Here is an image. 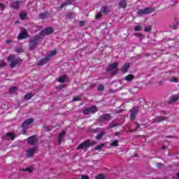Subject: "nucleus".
I'll list each match as a JSON object with an SVG mask.
<instances>
[{
	"label": "nucleus",
	"instance_id": "nucleus-1",
	"mask_svg": "<svg viewBox=\"0 0 179 179\" xmlns=\"http://www.w3.org/2000/svg\"><path fill=\"white\" fill-rule=\"evenodd\" d=\"M8 62L10 63V66L11 68H15L16 65H18V66H20L22 65V62H23V60L20 59V57L16 58V56L15 55H10L7 57Z\"/></svg>",
	"mask_w": 179,
	"mask_h": 179
},
{
	"label": "nucleus",
	"instance_id": "nucleus-2",
	"mask_svg": "<svg viewBox=\"0 0 179 179\" xmlns=\"http://www.w3.org/2000/svg\"><path fill=\"white\" fill-rule=\"evenodd\" d=\"M38 40H40V36L36 35L31 38L29 41V50L34 51L37 48V45L38 44Z\"/></svg>",
	"mask_w": 179,
	"mask_h": 179
},
{
	"label": "nucleus",
	"instance_id": "nucleus-3",
	"mask_svg": "<svg viewBox=\"0 0 179 179\" xmlns=\"http://www.w3.org/2000/svg\"><path fill=\"white\" fill-rule=\"evenodd\" d=\"M97 143L96 141L90 142V141H86L81 143L78 147L77 150H82L83 149H89L90 146H93Z\"/></svg>",
	"mask_w": 179,
	"mask_h": 179
},
{
	"label": "nucleus",
	"instance_id": "nucleus-4",
	"mask_svg": "<svg viewBox=\"0 0 179 179\" xmlns=\"http://www.w3.org/2000/svg\"><path fill=\"white\" fill-rule=\"evenodd\" d=\"M155 12V8L152 7H147L143 9H140L137 11L138 16H142V15H148L149 13H152Z\"/></svg>",
	"mask_w": 179,
	"mask_h": 179
},
{
	"label": "nucleus",
	"instance_id": "nucleus-5",
	"mask_svg": "<svg viewBox=\"0 0 179 179\" xmlns=\"http://www.w3.org/2000/svg\"><path fill=\"white\" fill-rule=\"evenodd\" d=\"M54 33V29L52 27H46L45 29H43L40 31V36H48V34H51Z\"/></svg>",
	"mask_w": 179,
	"mask_h": 179
},
{
	"label": "nucleus",
	"instance_id": "nucleus-6",
	"mask_svg": "<svg viewBox=\"0 0 179 179\" xmlns=\"http://www.w3.org/2000/svg\"><path fill=\"white\" fill-rule=\"evenodd\" d=\"M99 122H104V121H111V115L106 113L101 115L98 120Z\"/></svg>",
	"mask_w": 179,
	"mask_h": 179
},
{
	"label": "nucleus",
	"instance_id": "nucleus-7",
	"mask_svg": "<svg viewBox=\"0 0 179 179\" xmlns=\"http://www.w3.org/2000/svg\"><path fill=\"white\" fill-rule=\"evenodd\" d=\"M34 122V119L33 117H31L29 119H27L24 120V122L22 124L21 127L22 128H24V129H26L29 125H31Z\"/></svg>",
	"mask_w": 179,
	"mask_h": 179
},
{
	"label": "nucleus",
	"instance_id": "nucleus-8",
	"mask_svg": "<svg viewBox=\"0 0 179 179\" xmlns=\"http://www.w3.org/2000/svg\"><path fill=\"white\" fill-rule=\"evenodd\" d=\"M27 31L24 29L21 33L19 34L17 36L18 40H24V38H27L28 37Z\"/></svg>",
	"mask_w": 179,
	"mask_h": 179
},
{
	"label": "nucleus",
	"instance_id": "nucleus-9",
	"mask_svg": "<svg viewBox=\"0 0 179 179\" xmlns=\"http://www.w3.org/2000/svg\"><path fill=\"white\" fill-rule=\"evenodd\" d=\"M19 6H20V1H13L10 3V8H12L13 9L17 10L19 9Z\"/></svg>",
	"mask_w": 179,
	"mask_h": 179
},
{
	"label": "nucleus",
	"instance_id": "nucleus-10",
	"mask_svg": "<svg viewBox=\"0 0 179 179\" xmlns=\"http://www.w3.org/2000/svg\"><path fill=\"white\" fill-rule=\"evenodd\" d=\"M138 112H139V108L138 107L134 108L131 110V115H130V118H131V120H135V117H136V114H138Z\"/></svg>",
	"mask_w": 179,
	"mask_h": 179
},
{
	"label": "nucleus",
	"instance_id": "nucleus-11",
	"mask_svg": "<svg viewBox=\"0 0 179 179\" xmlns=\"http://www.w3.org/2000/svg\"><path fill=\"white\" fill-rule=\"evenodd\" d=\"M117 68H118V63H112L107 67L106 71L108 72H111V71H113V69H117Z\"/></svg>",
	"mask_w": 179,
	"mask_h": 179
},
{
	"label": "nucleus",
	"instance_id": "nucleus-12",
	"mask_svg": "<svg viewBox=\"0 0 179 179\" xmlns=\"http://www.w3.org/2000/svg\"><path fill=\"white\" fill-rule=\"evenodd\" d=\"M36 150L35 148L28 149L27 151V157L28 158L33 157L34 153H36Z\"/></svg>",
	"mask_w": 179,
	"mask_h": 179
},
{
	"label": "nucleus",
	"instance_id": "nucleus-13",
	"mask_svg": "<svg viewBox=\"0 0 179 179\" xmlns=\"http://www.w3.org/2000/svg\"><path fill=\"white\" fill-rule=\"evenodd\" d=\"M29 145H36L37 139H36V136H31L28 138Z\"/></svg>",
	"mask_w": 179,
	"mask_h": 179
},
{
	"label": "nucleus",
	"instance_id": "nucleus-14",
	"mask_svg": "<svg viewBox=\"0 0 179 179\" xmlns=\"http://www.w3.org/2000/svg\"><path fill=\"white\" fill-rule=\"evenodd\" d=\"M167 120L166 117L164 116H158L155 119H153L154 124H156V122H162V121H166Z\"/></svg>",
	"mask_w": 179,
	"mask_h": 179
},
{
	"label": "nucleus",
	"instance_id": "nucleus-15",
	"mask_svg": "<svg viewBox=\"0 0 179 179\" xmlns=\"http://www.w3.org/2000/svg\"><path fill=\"white\" fill-rule=\"evenodd\" d=\"M48 61H50V59H48L47 56H46L45 58H43L42 59H41L37 63V65H38V66H41L43 65H45V64H47V62H48Z\"/></svg>",
	"mask_w": 179,
	"mask_h": 179
},
{
	"label": "nucleus",
	"instance_id": "nucleus-16",
	"mask_svg": "<svg viewBox=\"0 0 179 179\" xmlns=\"http://www.w3.org/2000/svg\"><path fill=\"white\" fill-rule=\"evenodd\" d=\"M119 8H121L122 9H125L127 6V0H120L118 3Z\"/></svg>",
	"mask_w": 179,
	"mask_h": 179
},
{
	"label": "nucleus",
	"instance_id": "nucleus-17",
	"mask_svg": "<svg viewBox=\"0 0 179 179\" xmlns=\"http://www.w3.org/2000/svg\"><path fill=\"white\" fill-rule=\"evenodd\" d=\"M64 136H65V132L64 131H62L58 136L59 145H61L62 142L64 141Z\"/></svg>",
	"mask_w": 179,
	"mask_h": 179
},
{
	"label": "nucleus",
	"instance_id": "nucleus-18",
	"mask_svg": "<svg viewBox=\"0 0 179 179\" xmlns=\"http://www.w3.org/2000/svg\"><path fill=\"white\" fill-rule=\"evenodd\" d=\"M72 2H73V0H65V1L59 6L60 9H62L64 6L72 5Z\"/></svg>",
	"mask_w": 179,
	"mask_h": 179
},
{
	"label": "nucleus",
	"instance_id": "nucleus-19",
	"mask_svg": "<svg viewBox=\"0 0 179 179\" xmlns=\"http://www.w3.org/2000/svg\"><path fill=\"white\" fill-rule=\"evenodd\" d=\"M130 65L131 64L129 63L124 64L121 69V71L123 72V73H127V72H128V69H129Z\"/></svg>",
	"mask_w": 179,
	"mask_h": 179
},
{
	"label": "nucleus",
	"instance_id": "nucleus-20",
	"mask_svg": "<svg viewBox=\"0 0 179 179\" xmlns=\"http://www.w3.org/2000/svg\"><path fill=\"white\" fill-rule=\"evenodd\" d=\"M88 110L90 112V114H94L96 113H97L98 110H97V106H93L90 108H88Z\"/></svg>",
	"mask_w": 179,
	"mask_h": 179
},
{
	"label": "nucleus",
	"instance_id": "nucleus-21",
	"mask_svg": "<svg viewBox=\"0 0 179 179\" xmlns=\"http://www.w3.org/2000/svg\"><path fill=\"white\" fill-rule=\"evenodd\" d=\"M124 79L127 80V82H131L135 79V76L132 74H129L125 77Z\"/></svg>",
	"mask_w": 179,
	"mask_h": 179
},
{
	"label": "nucleus",
	"instance_id": "nucleus-22",
	"mask_svg": "<svg viewBox=\"0 0 179 179\" xmlns=\"http://www.w3.org/2000/svg\"><path fill=\"white\" fill-rule=\"evenodd\" d=\"M104 135H106V131H101L100 134H99L95 139H96V141H100V139H101V138H103V136H104Z\"/></svg>",
	"mask_w": 179,
	"mask_h": 179
},
{
	"label": "nucleus",
	"instance_id": "nucleus-23",
	"mask_svg": "<svg viewBox=\"0 0 179 179\" xmlns=\"http://www.w3.org/2000/svg\"><path fill=\"white\" fill-rule=\"evenodd\" d=\"M179 99V95L176 94V95H173L170 98V100L171 101V103H176V101H178Z\"/></svg>",
	"mask_w": 179,
	"mask_h": 179
},
{
	"label": "nucleus",
	"instance_id": "nucleus-24",
	"mask_svg": "<svg viewBox=\"0 0 179 179\" xmlns=\"http://www.w3.org/2000/svg\"><path fill=\"white\" fill-rule=\"evenodd\" d=\"M57 54V50H52L48 55H47V58L48 59H50L51 57H54V55H55Z\"/></svg>",
	"mask_w": 179,
	"mask_h": 179
},
{
	"label": "nucleus",
	"instance_id": "nucleus-25",
	"mask_svg": "<svg viewBox=\"0 0 179 179\" xmlns=\"http://www.w3.org/2000/svg\"><path fill=\"white\" fill-rule=\"evenodd\" d=\"M34 96V94H31V93H27L25 96H24V99L25 100H31V99L32 97Z\"/></svg>",
	"mask_w": 179,
	"mask_h": 179
},
{
	"label": "nucleus",
	"instance_id": "nucleus-26",
	"mask_svg": "<svg viewBox=\"0 0 179 179\" xmlns=\"http://www.w3.org/2000/svg\"><path fill=\"white\" fill-rule=\"evenodd\" d=\"M48 13H43L39 15V19H45L48 17Z\"/></svg>",
	"mask_w": 179,
	"mask_h": 179
},
{
	"label": "nucleus",
	"instance_id": "nucleus-27",
	"mask_svg": "<svg viewBox=\"0 0 179 179\" xmlns=\"http://www.w3.org/2000/svg\"><path fill=\"white\" fill-rule=\"evenodd\" d=\"M66 80V76H63L58 78V82L59 83H64V82H65Z\"/></svg>",
	"mask_w": 179,
	"mask_h": 179
},
{
	"label": "nucleus",
	"instance_id": "nucleus-28",
	"mask_svg": "<svg viewBox=\"0 0 179 179\" xmlns=\"http://www.w3.org/2000/svg\"><path fill=\"white\" fill-rule=\"evenodd\" d=\"M22 171H27V173H31L33 171V166L22 169Z\"/></svg>",
	"mask_w": 179,
	"mask_h": 179
},
{
	"label": "nucleus",
	"instance_id": "nucleus-29",
	"mask_svg": "<svg viewBox=\"0 0 179 179\" xmlns=\"http://www.w3.org/2000/svg\"><path fill=\"white\" fill-rule=\"evenodd\" d=\"M27 16V15L24 12L20 13V18L22 20H24V19H26Z\"/></svg>",
	"mask_w": 179,
	"mask_h": 179
},
{
	"label": "nucleus",
	"instance_id": "nucleus-30",
	"mask_svg": "<svg viewBox=\"0 0 179 179\" xmlns=\"http://www.w3.org/2000/svg\"><path fill=\"white\" fill-rule=\"evenodd\" d=\"M102 13H103L104 15H107V13L108 12V8H107V6H102Z\"/></svg>",
	"mask_w": 179,
	"mask_h": 179
},
{
	"label": "nucleus",
	"instance_id": "nucleus-31",
	"mask_svg": "<svg viewBox=\"0 0 179 179\" xmlns=\"http://www.w3.org/2000/svg\"><path fill=\"white\" fill-rule=\"evenodd\" d=\"M7 137H10L11 141H15V136L12 133H7L6 134Z\"/></svg>",
	"mask_w": 179,
	"mask_h": 179
},
{
	"label": "nucleus",
	"instance_id": "nucleus-32",
	"mask_svg": "<svg viewBox=\"0 0 179 179\" xmlns=\"http://www.w3.org/2000/svg\"><path fill=\"white\" fill-rule=\"evenodd\" d=\"M96 179H106V176L103 174L96 175L95 177Z\"/></svg>",
	"mask_w": 179,
	"mask_h": 179
},
{
	"label": "nucleus",
	"instance_id": "nucleus-33",
	"mask_svg": "<svg viewBox=\"0 0 179 179\" xmlns=\"http://www.w3.org/2000/svg\"><path fill=\"white\" fill-rule=\"evenodd\" d=\"M144 31H145L146 33H149V31H152V26L145 27L144 28Z\"/></svg>",
	"mask_w": 179,
	"mask_h": 179
},
{
	"label": "nucleus",
	"instance_id": "nucleus-34",
	"mask_svg": "<svg viewBox=\"0 0 179 179\" xmlns=\"http://www.w3.org/2000/svg\"><path fill=\"white\" fill-rule=\"evenodd\" d=\"M104 148V144H101L95 147L94 150H101V149H103Z\"/></svg>",
	"mask_w": 179,
	"mask_h": 179
},
{
	"label": "nucleus",
	"instance_id": "nucleus-35",
	"mask_svg": "<svg viewBox=\"0 0 179 179\" xmlns=\"http://www.w3.org/2000/svg\"><path fill=\"white\" fill-rule=\"evenodd\" d=\"M98 92H103L104 90V85H100L97 88Z\"/></svg>",
	"mask_w": 179,
	"mask_h": 179
},
{
	"label": "nucleus",
	"instance_id": "nucleus-36",
	"mask_svg": "<svg viewBox=\"0 0 179 179\" xmlns=\"http://www.w3.org/2000/svg\"><path fill=\"white\" fill-rule=\"evenodd\" d=\"M110 146H118V140H115L113 142L110 143Z\"/></svg>",
	"mask_w": 179,
	"mask_h": 179
},
{
	"label": "nucleus",
	"instance_id": "nucleus-37",
	"mask_svg": "<svg viewBox=\"0 0 179 179\" xmlns=\"http://www.w3.org/2000/svg\"><path fill=\"white\" fill-rule=\"evenodd\" d=\"M6 8V6H5V4L2 3H0V10H1V12H3Z\"/></svg>",
	"mask_w": 179,
	"mask_h": 179
},
{
	"label": "nucleus",
	"instance_id": "nucleus-38",
	"mask_svg": "<svg viewBox=\"0 0 179 179\" xmlns=\"http://www.w3.org/2000/svg\"><path fill=\"white\" fill-rule=\"evenodd\" d=\"M83 113L85 115H88V114H90V112H89V108H85V109L83 110Z\"/></svg>",
	"mask_w": 179,
	"mask_h": 179
},
{
	"label": "nucleus",
	"instance_id": "nucleus-39",
	"mask_svg": "<svg viewBox=\"0 0 179 179\" xmlns=\"http://www.w3.org/2000/svg\"><path fill=\"white\" fill-rule=\"evenodd\" d=\"M16 92V87H13L9 89V92L10 93H15Z\"/></svg>",
	"mask_w": 179,
	"mask_h": 179
},
{
	"label": "nucleus",
	"instance_id": "nucleus-40",
	"mask_svg": "<svg viewBox=\"0 0 179 179\" xmlns=\"http://www.w3.org/2000/svg\"><path fill=\"white\" fill-rule=\"evenodd\" d=\"M171 82H174L175 83H177V82H178V78H177V77H173L171 79Z\"/></svg>",
	"mask_w": 179,
	"mask_h": 179
},
{
	"label": "nucleus",
	"instance_id": "nucleus-41",
	"mask_svg": "<svg viewBox=\"0 0 179 179\" xmlns=\"http://www.w3.org/2000/svg\"><path fill=\"white\" fill-rule=\"evenodd\" d=\"M73 100V101H80L81 98H80V96H74Z\"/></svg>",
	"mask_w": 179,
	"mask_h": 179
},
{
	"label": "nucleus",
	"instance_id": "nucleus-42",
	"mask_svg": "<svg viewBox=\"0 0 179 179\" xmlns=\"http://www.w3.org/2000/svg\"><path fill=\"white\" fill-rule=\"evenodd\" d=\"M164 166V164H162V163H157L156 164V167H157V169H162V167Z\"/></svg>",
	"mask_w": 179,
	"mask_h": 179
},
{
	"label": "nucleus",
	"instance_id": "nucleus-43",
	"mask_svg": "<svg viewBox=\"0 0 179 179\" xmlns=\"http://www.w3.org/2000/svg\"><path fill=\"white\" fill-rule=\"evenodd\" d=\"M140 30H142V29L141 28V26L137 25L136 27H134L135 31H140Z\"/></svg>",
	"mask_w": 179,
	"mask_h": 179
},
{
	"label": "nucleus",
	"instance_id": "nucleus-44",
	"mask_svg": "<svg viewBox=\"0 0 179 179\" xmlns=\"http://www.w3.org/2000/svg\"><path fill=\"white\" fill-rule=\"evenodd\" d=\"M115 127H118V124H115V123H110V128H115Z\"/></svg>",
	"mask_w": 179,
	"mask_h": 179
},
{
	"label": "nucleus",
	"instance_id": "nucleus-45",
	"mask_svg": "<svg viewBox=\"0 0 179 179\" xmlns=\"http://www.w3.org/2000/svg\"><path fill=\"white\" fill-rule=\"evenodd\" d=\"M101 16H103V15L101 14V13H99L96 14V15L95 16V19H100V17H101Z\"/></svg>",
	"mask_w": 179,
	"mask_h": 179
},
{
	"label": "nucleus",
	"instance_id": "nucleus-46",
	"mask_svg": "<svg viewBox=\"0 0 179 179\" xmlns=\"http://www.w3.org/2000/svg\"><path fill=\"white\" fill-rule=\"evenodd\" d=\"M15 51L17 53L23 52V49L18 48L15 49Z\"/></svg>",
	"mask_w": 179,
	"mask_h": 179
},
{
	"label": "nucleus",
	"instance_id": "nucleus-47",
	"mask_svg": "<svg viewBox=\"0 0 179 179\" xmlns=\"http://www.w3.org/2000/svg\"><path fill=\"white\" fill-rule=\"evenodd\" d=\"M66 16H67V17L71 19V17H73V13H68Z\"/></svg>",
	"mask_w": 179,
	"mask_h": 179
},
{
	"label": "nucleus",
	"instance_id": "nucleus-48",
	"mask_svg": "<svg viewBox=\"0 0 179 179\" xmlns=\"http://www.w3.org/2000/svg\"><path fill=\"white\" fill-rule=\"evenodd\" d=\"M139 128H141V124H139V123H136V128L134 129H136V131H138Z\"/></svg>",
	"mask_w": 179,
	"mask_h": 179
},
{
	"label": "nucleus",
	"instance_id": "nucleus-49",
	"mask_svg": "<svg viewBox=\"0 0 179 179\" xmlns=\"http://www.w3.org/2000/svg\"><path fill=\"white\" fill-rule=\"evenodd\" d=\"M81 179H89V176L86 175H83L81 176Z\"/></svg>",
	"mask_w": 179,
	"mask_h": 179
},
{
	"label": "nucleus",
	"instance_id": "nucleus-50",
	"mask_svg": "<svg viewBox=\"0 0 179 179\" xmlns=\"http://www.w3.org/2000/svg\"><path fill=\"white\" fill-rule=\"evenodd\" d=\"M79 25H80V26H85V22H84V21H80V22H79Z\"/></svg>",
	"mask_w": 179,
	"mask_h": 179
},
{
	"label": "nucleus",
	"instance_id": "nucleus-51",
	"mask_svg": "<svg viewBox=\"0 0 179 179\" xmlns=\"http://www.w3.org/2000/svg\"><path fill=\"white\" fill-rule=\"evenodd\" d=\"M1 66H6V63H5V62L2 61L1 62V64H0Z\"/></svg>",
	"mask_w": 179,
	"mask_h": 179
},
{
	"label": "nucleus",
	"instance_id": "nucleus-52",
	"mask_svg": "<svg viewBox=\"0 0 179 179\" xmlns=\"http://www.w3.org/2000/svg\"><path fill=\"white\" fill-rule=\"evenodd\" d=\"M6 44H10L12 43V41L8 40L6 41Z\"/></svg>",
	"mask_w": 179,
	"mask_h": 179
},
{
	"label": "nucleus",
	"instance_id": "nucleus-53",
	"mask_svg": "<svg viewBox=\"0 0 179 179\" xmlns=\"http://www.w3.org/2000/svg\"><path fill=\"white\" fill-rule=\"evenodd\" d=\"M130 132H136V129L130 130Z\"/></svg>",
	"mask_w": 179,
	"mask_h": 179
},
{
	"label": "nucleus",
	"instance_id": "nucleus-54",
	"mask_svg": "<svg viewBox=\"0 0 179 179\" xmlns=\"http://www.w3.org/2000/svg\"><path fill=\"white\" fill-rule=\"evenodd\" d=\"M117 70H116L115 71H112L111 73H112V75H115V73H117Z\"/></svg>",
	"mask_w": 179,
	"mask_h": 179
},
{
	"label": "nucleus",
	"instance_id": "nucleus-55",
	"mask_svg": "<svg viewBox=\"0 0 179 179\" xmlns=\"http://www.w3.org/2000/svg\"><path fill=\"white\" fill-rule=\"evenodd\" d=\"M137 36H138V37L142 36V34H141V33L137 34Z\"/></svg>",
	"mask_w": 179,
	"mask_h": 179
},
{
	"label": "nucleus",
	"instance_id": "nucleus-56",
	"mask_svg": "<svg viewBox=\"0 0 179 179\" xmlns=\"http://www.w3.org/2000/svg\"><path fill=\"white\" fill-rule=\"evenodd\" d=\"M178 178H179V173H177V177H176V178H174V179H178Z\"/></svg>",
	"mask_w": 179,
	"mask_h": 179
},
{
	"label": "nucleus",
	"instance_id": "nucleus-57",
	"mask_svg": "<svg viewBox=\"0 0 179 179\" xmlns=\"http://www.w3.org/2000/svg\"><path fill=\"white\" fill-rule=\"evenodd\" d=\"M162 149L163 150H164V149H166V147H165V146H162Z\"/></svg>",
	"mask_w": 179,
	"mask_h": 179
},
{
	"label": "nucleus",
	"instance_id": "nucleus-58",
	"mask_svg": "<svg viewBox=\"0 0 179 179\" xmlns=\"http://www.w3.org/2000/svg\"><path fill=\"white\" fill-rule=\"evenodd\" d=\"M118 134H119L118 132L115 133V136H117Z\"/></svg>",
	"mask_w": 179,
	"mask_h": 179
},
{
	"label": "nucleus",
	"instance_id": "nucleus-59",
	"mask_svg": "<svg viewBox=\"0 0 179 179\" xmlns=\"http://www.w3.org/2000/svg\"><path fill=\"white\" fill-rule=\"evenodd\" d=\"M59 86H60L61 89H62V87H64V85H61Z\"/></svg>",
	"mask_w": 179,
	"mask_h": 179
},
{
	"label": "nucleus",
	"instance_id": "nucleus-60",
	"mask_svg": "<svg viewBox=\"0 0 179 179\" xmlns=\"http://www.w3.org/2000/svg\"><path fill=\"white\" fill-rule=\"evenodd\" d=\"M173 29L176 30V29H177V26H174Z\"/></svg>",
	"mask_w": 179,
	"mask_h": 179
},
{
	"label": "nucleus",
	"instance_id": "nucleus-61",
	"mask_svg": "<svg viewBox=\"0 0 179 179\" xmlns=\"http://www.w3.org/2000/svg\"><path fill=\"white\" fill-rule=\"evenodd\" d=\"M134 156H135L136 157H138V155H136H136H134Z\"/></svg>",
	"mask_w": 179,
	"mask_h": 179
},
{
	"label": "nucleus",
	"instance_id": "nucleus-62",
	"mask_svg": "<svg viewBox=\"0 0 179 179\" xmlns=\"http://www.w3.org/2000/svg\"><path fill=\"white\" fill-rule=\"evenodd\" d=\"M168 138H172V136H169Z\"/></svg>",
	"mask_w": 179,
	"mask_h": 179
},
{
	"label": "nucleus",
	"instance_id": "nucleus-63",
	"mask_svg": "<svg viewBox=\"0 0 179 179\" xmlns=\"http://www.w3.org/2000/svg\"><path fill=\"white\" fill-rule=\"evenodd\" d=\"M148 56L149 57V56H150V55H148Z\"/></svg>",
	"mask_w": 179,
	"mask_h": 179
},
{
	"label": "nucleus",
	"instance_id": "nucleus-64",
	"mask_svg": "<svg viewBox=\"0 0 179 179\" xmlns=\"http://www.w3.org/2000/svg\"><path fill=\"white\" fill-rule=\"evenodd\" d=\"M148 56L149 57V56H150V55H148Z\"/></svg>",
	"mask_w": 179,
	"mask_h": 179
}]
</instances>
